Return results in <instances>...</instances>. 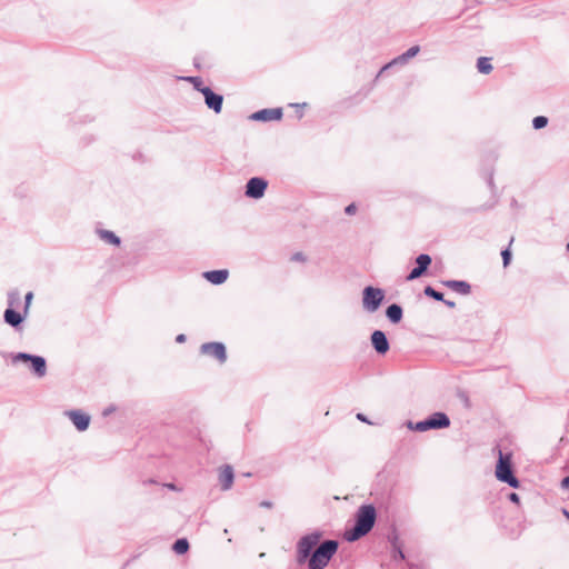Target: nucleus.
Wrapping results in <instances>:
<instances>
[{"label":"nucleus","instance_id":"nucleus-1","mask_svg":"<svg viewBox=\"0 0 569 569\" xmlns=\"http://www.w3.org/2000/svg\"><path fill=\"white\" fill-rule=\"evenodd\" d=\"M377 511L372 505H362L356 512L355 526L346 530L345 538L349 542L359 540L371 531L376 523Z\"/></svg>","mask_w":569,"mask_h":569},{"label":"nucleus","instance_id":"nucleus-2","mask_svg":"<svg viewBox=\"0 0 569 569\" xmlns=\"http://www.w3.org/2000/svg\"><path fill=\"white\" fill-rule=\"evenodd\" d=\"M338 547V541L332 539L319 543L308 559L309 569H325L337 552Z\"/></svg>","mask_w":569,"mask_h":569},{"label":"nucleus","instance_id":"nucleus-3","mask_svg":"<svg viewBox=\"0 0 569 569\" xmlns=\"http://www.w3.org/2000/svg\"><path fill=\"white\" fill-rule=\"evenodd\" d=\"M7 301L8 307L3 313L4 322L14 329H19L26 320L23 311L20 312L17 310L21 305L20 291L17 288L9 290L7 293Z\"/></svg>","mask_w":569,"mask_h":569},{"label":"nucleus","instance_id":"nucleus-4","mask_svg":"<svg viewBox=\"0 0 569 569\" xmlns=\"http://www.w3.org/2000/svg\"><path fill=\"white\" fill-rule=\"evenodd\" d=\"M499 458L496 466V477L501 482L508 483L512 488L519 487V480L516 478L512 471L511 455L502 453L498 450Z\"/></svg>","mask_w":569,"mask_h":569},{"label":"nucleus","instance_id":"nucleus-5","mask_svg":"<svg viewBox=\"0 0 569 569\" xmlns=\"http://www.w3.org/2000/svg\"><path fill=\"white\" fill-rule=\"evenodd\" d=\"M322 537L320 531H313L302 536L297 542V562L299 565L305 563L313 550L318 547L319 541Z\"/></svg>","mask_w":569,"mask_h":569},{"label":"nucleus","instance_id":"nucleus-6","mask_svg":"<svg viewBox=\"0 0 569 569\" xmlns=\"http://www.w3.org/2000/svg\"><path fill=\"white\" fill-rule=\"evenodd\" d=\"M385 290L373 286H367L362 290V308L369 313L379 310L385 300Z\"/></svg>","mask_w":569,"mask_h":569},{"label":"nucleus","instance_id":"nucleus-7","mask_svg":"<svg viewBox=\"0 0 569 569\" xmlns=\"http://www.w3.org/2000/svg\"><path fill=\"white\" fill-rule=\"evenodd\" d=\"M419 52H420V46L416 44V46L410 47L407 51L397 56L396 58L390 60L388 63H386L379 70L375 80H378L388 70H391L395 68H401V67L406 66L409 62V60L415 58Z\"/></svg>","mask_w":569,"mask_h":569},{"label":"nucleus","instance_id":"nucleus-8","mask_svg":"<svg viewBox=\"0 0 569 569\" xmlns=\"http://www.w3.org/2000/svg\"><path fill=\"white\" fill-rule=\"evenodd\" d=\"M450 426L449 417L443 412H435L429 418L416 422V431L425 432L431 429H443Z\"/></svg>","mask_w":569,"mask_h":569},{"label":"nucleus","instance_id":"nucleus-9","mask_svg":"<svg viewBox=\"0 0 569 569\" xmlns=\"http://www.w3.org/2000/svg\"><path fill=\"white\" fill-rule=\"evenodd\" d=\"M269 182L263 177H252L244 186V196L249 199L259 200L263 198L268 189Z\"/></svg>","mask_w":569,"mask_h":569},{"label":"nucleus","instance_id":"nucleus-10","mask_svg":"<svg viewBox=\"0 0 569 569\" xmlns=\"http://www.w3.org/2000/svg\"><path fill=\"white\" fill-rule=\"evenodd\" d=\"M11 365L18 366L22 363L27 369L31 370L37 377L41 378L47 372L46 358H11Z\"/></svg>","mask_w":569,"mask_h":569},{"label":"nucleus","instance_id":"nucleus-11","mask_svg":"<svg viewBox=\"0 0 569 569\" xmlns=\"http://www.w3.org/2000/svg\"><path fill=\"white\" fill-rule=\"evenodd\" d=\"M432 262L431 257L428 253H420L416 258V267H413L407 274V281H412L425 276Z\"/></svg>","mask_w":569,"mask_h":569},{"label":"nucleus","instance_id":"nucleus-12","mask_svg":"<svg viewBox=\"0 0 569 569\" xmlns=\"http://www.w3.org/2000/svg\"><path fill=\"white\" fill-rule=\"evenodd\" d=\"M282 108H264L251 113L249 119L252 121L269 122L279 121L282 119Z\"/></svg>","mask_w":569,"mask_h":569},{"label":"nucleus","instance_id":"nucleus-13","mask_svg":"<svg viewBox=\"0 0 569 569\" xmlns=\"http://www.w3.org/2000/svg\"><path fill=\"white\" fill-rule=\"evenodd\" d=\"M202 96L208 109L212 110L216 114L221 113L223 106L222 94L214 92L210 87H208L204 89Z\"/></svg>","mask_w":569,"mask_h":569},{"label":"nucleus","instance_id":"nucleus-14","mask_svg":"<svg viewBox=\"0 0 569 569\" xmlns=\"http://www.w3.org/2000/svg\"><path fill=\"white\" fill-rule=\"evenodd\" d=\"M371 345L378 355H386L390 349L387 335L382 330H375L371 333Z\"/></svg>","mask_w":569,"mask_h":569},{"label":"nucleus","instance_id":"nucleus-15","mask_svg":"<svg viewBox=\"0 0 569 569\" xmlns=\"http://www.w3.org/2000/svg\"><path fill=\"white\" fill-rule=\"evenodd\" d=\"M79 431H86L90 425V416L81 410H69L64 413Z\"/></svg>","mask_w":569,"mask_h":569},{"label":"nucleus","instance_id":"nucleus-16","mask_svg":"<svg viewBox=\"0 0 569 569\" xmlns=\"http://www.w3.org/2000/svg\"><path fill=\"white\" fill-rule=\"evenodd\" d=\"M202 277L214 286L222 284L227 281L229 277V271L227 269H217L209 270L202 273Z\"/></svg>","mask_w":569,"mask_h":569},{"label":"nucleus","instance_id":"nucleus-17","mask_svg":"<svg viewBox=\"0 0 569 569\" xmlns=\"http://www.w3.org/2000/svg\"><path fill=\"white\" fill-rule=\"evenodd\" d=\"M234 473L231 466L226 465L223 466L219 471V482L221 486V489L223 491H227L231 489L233 485Z\"/></svg>","mask_w":569,"mask_h":569},{"label":"nucleus","instance_id":"nucleus-18","mask_svg":"<svg viewBox=\"0 0 569 569\" xmlns=\"http://www.w3.org/2000/svg\"><path fill=\"white\" fill-rule=\"evenodd\" d=\"M441 283L452 291L467 296L471 292V286L465 280H443Z\"/></svg>","mask_w":569,"mask_h":569},{"label":"nucleus","instance_id":"nucleus-19","mask_svg":"<svg viewBox=\"0 0 569 569\" xmlns=\"http://www.w3.org/2000/svg\"><path fill=\"white\" fill-rule=\"evenodd\" d=\"M200 351L207 356H227L226 346L222 342H206L200 347Z\"/></svg>","mask_w":569,"mask_h":569},{"label":"nucleus","instance_id":"nucleus-20","mask_svg":"<svg viewBox=\"0 0 569 569\" xmlns=\"http://www.w3.org/2000/svg\"><path fill=\"white\" fill-rule=\"evenodd\" d=\"M386 317L391 323H393V325L399 323L403 317L402 307L398 303L389 305L386 309Z\"/></svg>","mask_w":569,"mask_h":569},{"label":"nucleus","instance_id":"nucleus-21","mask_svg":"<svg viewBox=\"0 0 569 569\" xmlns=\"http://www.w3.org/2000/svg\"><path fill=\"white\" fill-rule=\"evenodd\" d=\"M97 234L104 242L112 244L114 247H119L121 244V239L113 231L106 229H97Z\"/></svg>","mask_w":569,"mask_h":569},{"label":"nucleus","instance_id":"nucleus-22","mask_svg":"<svg viewBox=\"0 0 569 569\" xmlns=\"http://www.w3.org/2000/svg\"><path fill=\"white\" fill-rule=\"evenodd\" d=\"M492 69L491 58L480 57L477 59V70L479 73L489 74Z\"/></svg>","mask_w":569,"mask_h":569},{"label":"nucleus","instance_id":"nucleus-23","mask_svg":"<svg viewBox=\"0 0 569 569\" xmlns=\"http://www.w3.org/2000/svg\"><path fill=\"white\" fill-rule=\"evenodd\" d=\"M183 79L189 81L193 86V89L200 93H203L204 89L208 88V86H204L202 79L198 76H189Z\"/></svg>","mask_w":569,"mask_h":569},{"label":"nucleus","instance_id":"nucleus-24","mask_svg":"<svg viewBox=\"0 0 569 569\" xmlns=\"http://www.w3.org/2000/svg\"><path fill=\"white\" fill-rule=\"evenodd\" d=\"M423 293L436 301H445V296L442 292L436 290L432 286H426L423 289Z\"/></svg>","mask_w":569,"mask_h":569},{"label":"nucleus","instance_id":"nucleus-25","mask_svg":"<svg viewBox=\"0 0 569 569\" xmlns=\"http://www.w3.org/2000/svg\"><path fill=\"white\" fill-rule=\"evenodd\" d=\"M172 549L178 555L186 553L189 549V542L186 538L177 539L172 546Z\"/></svg>","mask_w":569,"mask_h":569},{"label":"nucleus","instance_id":"nucleus-26","mask_svg":"<svg viewBox=\"0 0 569 569\" xmlns=\"http://www.w3.org/2000/svg\"><path fill=\"white\" fill-rule=\"evenodd\" d=\"M548 118L545 116H537L532 119V127L536 130L542 129L548 124Z\"/></svg>","mask_w":569,"mask_h":569},{"label":"nucleus","instance_id":"nucleus-27","mask_svg":"<svg viewBox=\"0 0 569 569\" xmlns=\"http://www.w3.org/2000/svg\"><path fill=\"white\" fill-rule=\"evenodd\" d=\"M32 299H33V292L32 291L27 292L24 296V301H23V315H26V317L29 313V309H30Z\"/></svg>","mask_w":569,"mask_h":569},{"label":"nucleus","instance_id":"nucleus-28","mask_svg":"<svg viewBox=\"0 0 569 569\" xmlns=\"http://www.w3.org/2000/svg\"><path fill=\"white\" fill-rule=\"evenodd\" d=\"M501 258H502V263H503V267H508L511 262V251L509 248H506L501 251Z\"/></svg>","mask_w":569,"mask_h":569},{"label":"nucleus","instance_id":"nucleus-29","mask_svg":"<svg viewBox=\"0 0 569 569\" xmlns=\"http://www.w3.org/2000/svg\"><path fill=\"white\" fill-rule=\"evenodd\" d=\"M393 560L395 561H398V560H403L405 559V553L403 551L398 547L395 549V552H393V556H392Z\"/></svg>","mask_w":569,"mask_h":569},{"label":"nucleus","instance_id":"nucleus-30","mask_svg":"<svg viewBox=\"0 0 569 569\" xmlns=\"http://www.w3.org/2000/svg\"><path fill=\"white\" fill-rule=\"evenodd\" d=\"M291 260L297 262H305L307 258L302 252H296L292 254Z\"/></svg>","mask_w":569,"mask_h":569},{"label":"nucleus","instance_id":"nucleus-31","mask_svg":"<svg viewBox=\"0 0 569 569\" xmlns=\"http://www.w3.org/2000/svg\"><path fill=\"white\" fill-rule=\"evenodd\" d=\"M357 211V206L356 203H350L348 204L346 208H345V213L348 214V216H351V214H355Z\"/></svg>","mask_w":569,"mask_h":569},{"label":"nucleus","instance_id":"nucleus-32","mask_svg":"<svg viewBox=\"0 0 569 569\" xmlns=\"http://www.w3.org/2000/svg\"><path fill=\"white\" fill-rule=\"evenodd\" d=\"M510 207L513 208V209H521L522 206L519 204V202L517 201L516 198H512L511 201H510Z\"/></svg>","mask_w":569,"mask_h":569},{"label":"nucleus","instance_id":"nucleus-33","mask_svg":"<svg viewBox=\"0 0 569 569\" xmlns=\"http://www.w3.org/2000/svg\"><path fill=\"white\" fill-rule=\"evenodd\" d=\"M561 487L562 489H568L569 490V476L565 477L561 481Z\"/></svg>","mask_w":569,"mask_h":569},{"label":"nucleus","instance_id":"nucleus-34","mask_svg":"<svg viewBox=\"0 0 569 569\" xmlns=\"http://www.w3.org/2000/svg\"><path fill=\"white\" fill-rule=\"evenodd\" d=\"M488 186L489 188L493 191L496 186H495V182H493V176L492 173H490L489 178H488Z\"/></svg>","mask_w":569,"mask_h":569},{"label":"nucleus","instance_id":"nucleus-35","mask_svg":"<svg viewBox=\"0 0 569 569\" xmlns=\"http://www.w3.org/2000/svg\"><path fill=\"white\" fill-rule=\"evenodd\" d=\"M509 499L512 501V502H516L518 503L519 502V496L516 493V492H511L509 495Z\"/></svg>","mask_w":569,"mask_h":569},{"label":"nucleus","instance_id":"nucleus-36","mask_svg":"<svg viewBox=\"0 0 569 569\" xmlns=\"http://www.w3.org/2000/svg\"><path fill=\"white\" fill-rule=\"evenodd\" d=\"M184 341H186V335L180 333V335H178V336L176 337V342H178V343H182V342H184Z\"/></svg>","mask_w":569,"mask_h":569},{"label":"nucleus","instance_id":"nucleus-37","mask_svg":"<svg viewBox=\"0 0 569 569\" xmlns=\"http://www.w3.org/2000/svg\"><path fill=\"white\" fill-rule=\"evenodd\" d=\"M7 356H19V357H22V356H33V355L32 353H28V352H10Z\"/></svg>","mask_w":569,"mask_h":569},{"label":"nucleus","instance_id":"nucleus-38","mask_svg":"<svg viewBox=\"0 0 569 569\" xmlns=\"http://www.w3.org/2000/svg\"><path fill=\"white\" fill-rule=\"evenodd\" d=\"M260 507H262V508H271L272 507V502L268 501V500H263V501L260 502Z\"/></svg>","mask_w":569,"mask_h":569},{"label":"nucleus","instance_id":"nucleus-39","mask_svg":"<svg viewBox=\"0 0 569 569\" xmlns=\"http://www.w3.org/2000/svg\"><path fill=\"white\" fill-rule=\"evenodd\" d=\"M448 308H455L456 307V303L455 301H451V300H447L445 299V301H442Z\"/></svg>","mask_w":569,"mask_h":569},{"label":"nucleus","instance_id":"nucleus-40","mask_svg":"<svg viewBox=\"0 0 569 569\" xmlns=\"http://www.w3.org/2000/svg\"><path fill=\"white\" fill-rule=\"evenodd\" d=\"M357 419H358V420H360V421H362V422H367V423H369V421H368L367 417H366L363 413H358V415H357Z\"/></svg>","mask_w":569,"mask_h":569},{"label":"nucleus","instance_id":"nucleus-41","mask_svg":"<svg viewBox=\"0 0 569 569\" xmlns=\"http://www.w3.org/2000/svg\"><path fill=\"white\" fill-rule=\"evenodd\" d=\"M406 426L408 429L416 431V422L407 421Z\"/></svg>","mask_w":569,"mask_h":569},{"label":"nucleus","instance_id":"nucleus-42","mask_svg":"<svg viewBox=\"0 0 569 569\" xmlns=\"http://www.w3.org/2000/svg\"><path fill=\"white\" fill-rule=\"evenodd\" d=\"M291 106H292V107H296V108H303V107H306V106H307V103H306V102H303V103H293V104H291Z\"/></svg>","mask_w":569,"mask_h":569},{"label":"nucleus","instance_id":"nucleus-43","mask_svg":"<svg viewBox=\"0 0 569 569\" xmlns=\"http://www.w3.org/2000/svg\"><path fill=\"white\" fill-rule=\"evenodd\" d=\"M112 410H113V409H107V410H104L103 415H104V416H107V415H109Z\"/></svg>","mask_w":569,"mask_h":569},{"label":"nucleus","instance_id":"nucleus-44","mask_svg":"<svg viewBox=\"0 0 569 569\" xmlns=\"http://www.w3.org/2000/svg\"><path fill=\"white\" fill-rule=\"evenodd\" d=\"M218 359H219L220 363L222 365L227 358L221 357V358H218Z\"/></svg>","mask_w":569,"mask_h":569},{"label":"nucleus","instance_id":"nucleus-45","mask_svg":"<svg viewBox=\"0 0 569 569\" xmlns=\"http://www.w3.org/2000/svg\"><path fill=\"white\" fill-rule=\"evenodd\" d=\"M563 515L569 519V512L565 509Z\"/></svg>","mask_w":569,"mask_h":569},{"label":"nucleus","instance_id":"nucleus-46","mask_svg":"<svg viewBox=\"0 0 569 569\" xmlns=\"http://www.w3.org/2000/svg\"><path fill=\"white\" fill-rule=\"evenodd\" d=\"M566 250L569 253V242L566 244Z\"/></svg>","mask_w":569,"mask_h":569}]
</instances>
